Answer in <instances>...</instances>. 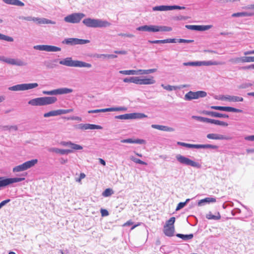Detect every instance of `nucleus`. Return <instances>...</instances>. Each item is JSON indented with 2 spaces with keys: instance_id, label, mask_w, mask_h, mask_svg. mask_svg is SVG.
<instances>
[{
  "instance_id": "obj_6",
  "label": "nucleus",
  "mask_w": 254,
  "mask_h": 254,
  "mask_svg": "<svg viewBox=\"0 0 254 254\" xmlns=\"http://www.w3.org/2000/svg\"><path fill=\"white\" fill-rule=\"evenodd\" d=\"M175 217H171L166 221L163 229V232L166 236L168 237H172L174 236L175 232Z\"/></svg>"
},
{
  "instance_id": "obj_27",
  "label": "nucleus",
  "mask_w": 254,
  "mask_h": 254,
  "mask_svg": "<svg viewBox=\"0 0 254 254\" xmlns=\"http://www.w3.org/2000/svg\"><path fill=\"white\" fill-rule=\"evenodd\" d=\"M254 16V12H237L234 13L232 15V16L233 17H251Z\"/></svg>"
},
{
  "instance_id": "obj_54",
  "label": "nucleus",
  "mask_w": 254,
  "mask_h": 254,
  "mask_svg": "<svg viewBox=\"0 0 254 254\" xmlns=\"http://www.w3.org/2000/svg\"><path fill=\"white\" fill-rule=\"evenodd\" d=\"M72 149L73 150H81L83 149V147L79 144H77L75 143H73V144L71 147Z\"/></svg>"
},
{
  "instance_id": "obj_61",
  "label": "nucleus",
  "mask_w": 254,
  "mask_h": 254,
  "mask_svg": "<svg viewBox=\"0 0 254 254\" xmlns=\"http://www.w3.org/2000/svg\"><path fill=\"white\" fill-rule=\"evenodd\" d=\"M148 42L151 44H164V40H149Z\"/></svg>"
},
{
  "instance_id": "obj_21",
  "label": "nucleus",
  "mask_w": 254,
  "mask_h": 254,
  "mask_svg": "<svg viewBox=\"0 0 254 254\" xmlns=\"http://www.w3.org/2000/svg\"><path fill=\"white\" fill-rule=\"evenodd\" d=\"M207 138L210 139L215 140H223V139H229V137L217 133H209L206 135Z\"/></svg>"
},
{
  "instance_id": "obj_35",
  "label": "nucleus",
  "mask_w": 254,
  "mask_h": 254,
  "mask_svg": "<svg viewBox=\"0 0 254 254\" xmlns=\"http://www.w3.org/2000/svg\"><path fill=\"white\" fill-rule=\"evenodd\" d=\"M23 83L17 84L8 88V90L10 91H24Z\"/></svg>"
},
{
  "instance_id": "obj_11",
  "label": "nucleus",
  "mask_w": 254,
  "mask_h": 254,
  "mask_svg": "<svg viewBox=\"0 0 254 254\" xmlns=\"http://www.w3.org/2000/svg\"><path fill=\"white\" fill-rule=\"evenodd\" d=\"M73 89L71 88H68L66 87L60 88L56 89H54L51 91H43L42 93L44 95H63L66 94L72 93Z\"/></svg>"
},
{
  "instance_id": "obj_26",
  "label": "nucleus",
  "mask_w": 254,
  "mask_h": 254,
  "mask_svg": "<svg viewBox=\"0 0 254 254\" xmlns=\"http://www.w3.org/2000/svg\"><path fill=\"white\" fill-rule=\"evenodd\" d=\"M216 201L214 197H206L204 199L200 200L198 202V205L199 206L204 205L206 203H214Z\"/></svg>"
},
{
  "instance_id": "obj_63",
  "label": "nucleus",
  "mask_w": 254,
  "mask_h": 254,
  "mask_svg": "<svg viewBox=\"0 0 254 254\" xmlns=\"http://www.w3.org/2000/svg\"><path fill=\"white\" fill-rule=\"evenodd\" d=\"M85 175L84 173H80V176H79V178H76L75 179V181L76 182H81V180L83 179H84L85 177Z\"/></svg>"
},
{
  "instance_id": "obj_52",
  "label": "nucleus",
  "mask_w": 254,
  "mask_h": 254,
  "mask_svg": "<svg viewBox=\"0 0 254 254\" xmlns=\"http://www.w3.org/2000/svg\"><path fill=\"white\" fill-rule=\"evenodd\" d=\"M73 110L72 109H69L66 110L59 109L60 115L69 113L73 112Z\"/></svg>"
},
{
  "instance_id": "obj_39",
  "label": "nucleus",
  "mask_w": 254,
  "mask_h": 254,
  "mask_svg": "<svg viewBox=\"0 0 254 254\" xmlns=\"http://www.w3.org/2000/svg\"><path fill=\"white\" fill-rule=\"evenodd\" d=\"M137 77L132 76L130 77H127L123 79L124 82L126 83H133L137 84Z\"/></svg>"
},
{
  "instance_id": "obj_47",
  "label": "nucleus",
  "mask_w": 254,
  "mask_h": 254,
  "mask_svg": "<svg viewBox=\"0 0 254 254\" xmlns=\"http://www.w3.org/2000/svg\"><path fill=\"white\" fill-rule=\"evenodd\" d=\"M190 200V199L188 198V199H187L186 201L185 202H180L178 204V206H177V208L176 209V211H178V210H180L181 209L183 208L185 206V205L187 204V203L188 202H189Z\"/></svg>"
},
{
  "instance_id": "obj_51",
  "label": "nucleus",
  "mask_w": 254,
  "mask_h": 254,
  "mask_svg": "<svg viewBox=\"0 0 254 254\" xmlns=\"http://www.w3.org/2000/svg\"><path fill=\"white\" fill-rule=\"evenodd\" d=\"M252 86V84L251 83H244L241 84L238 86L239 89H246Z\"/></svg>"
},
{
  "instance_id": "obj_24",
  "label": "nucleus",
  "mask_w": 254,
  "mask_h": 254,
  "mask_svg": "<svg viewBox=\"0 0 254 254\" xmlns=\"http://www.w3.org/2000/svg\"><path fill=\"white\" fill-rule=\"evenodd\" d=\"M151 127L153 128H155L158 130L165 131H174V128L173 127H169L165 126L159 125H152Z\"/></svg>"
},
{
  "instance_id": "obj_55",
  "label": "nucleus",
  "mask_w": 254,
  "mask_h": 254,
  "mask_svg": "<svg viewBox=\"0 0 254 254\" xmlns=\"http://www.w3.org/2000/svg\"><path fill=\"white\" fill-rule=\"evenodd\" d=\"M212 27V25H200V31L209 30Z\"/></svg>"
},
{
  "instance_id": "obj_13",
  "label": "nucleus",
  "mask_w": 254,
  "mask_h": 254,
  "mask_svg": "<svg viewBox=\"0 0 254 254\" xmlns=\"http://www.w3.org/2000/svg\"><path fill=\"white\" fill-rule=\"evenodd\" d=\"M0 61L13 65L26 66L27 64V63L20 59L8 58L3 56H0Z\"/></svg>"
},
{
  "instance_id": "obj_14",
  "label": "nucleus",
  "mask_w": 254,
  "mask_h": 254,
  "mask_svg": "<svg viewBox=\"0 0 254 254\" xmlns=\"http://www.w3.org/2000/svg\"><path fill=\"white\" fill-rule=\"evenodd\" d=\"M33 48L37 50L45 51L47 52H58L61 51L60 48L51 45H36L34 46Z\"/></svg>"
},
{
  "instance_id": "obj_5",
  "label": "nucleus",
  "mask_w": 254,
  "mask_h": 254,
  "mask_svg": "<svg viewBox=\"0 0 254 254\" xmlns=\"http://www.w3.org/2000/svg\"><path fill=\"white\" fill-rule=\"evenodd\" d=\"M85 14L81 12H75L64 17V20L67 23L76 24L79 23Z\"/></svg>"
},
{
  "instance_id": "obj_40",
  "label": "nucleus",
  "mask_w": 254,
  "mask_h": 254,
  "mask_svg": "<svg viewBox=\"0 0 254 254\" xmlns=\"http://www.w3.org/2000/svg\"><path fill=\"white\" fill-rule=\"evenodd\" d=\"M0 40L6 41L7 42H13V38L11 37L2 34L0 33Z\"/></svg>"
},
{
  "instance_id": "obj_41",
  "label": "nucleus",
  "mask_w": 254,
  "mask_h": 254,
  "mask_svg": "<svg viewBox=\"0 0 254 254\" xmlns=\"http://www.w3.org/2000/svg\"><path fill=\"white\" fill-rule=\"evenodd\" d=\"M185 27L188 29L200 31V25H186Z\"/></svg>"
},
{
  "instance_id": "obj_28",
  "label": "nucleus",
  "mask_w": 254,
  "mask_h": 254,
  "mask_svg": "<svg viewBox=\"0 0 254 254\" xmlns=\"http://www.w3.org/2000/svg\"><path fill=\"white\" fill-rule=\"evenodd\" d=\"M222 63L221 62H218L216 61H199V66L205 65V66H209L212 65H220L222 64Z\"/></svg>"
},
{
  "instance_id": "obj_60",
  "label": "nucleus",
  "mask_w": 254,
  "mask_h": 254,
  "mask_svg": "<svg viewBox=\"0 0 254 254\" xmlns=\"http://www.w3.org/2000/svg\"><path fill=\"white\" fill-rule=\"evenodd\" d=\"M216 125L224 126V127H227L228 125V124L226 122H225L223 121H221L219 120H216Z\"/></svg>"
},
{
  "instance_id": "obj_17",
  "label": "nucleus",
  "mask_w": 254,
  "mask_h": 254,
  "mask_svg": "<svg viewBox=\"0 0 254 254\" xmlns=\"http://www.w3.org/2000/svg\"><path fill=\"white\" fill-rule=\"evenodd\" d=\"M210 108L212 109L226 111V112H235V113L243 112V110H242L241 109H236V108L231 107L212 106Z\"/></svg>"
},
{
  "instance_id": "obj_33",
  "label": "nucleus",
  "mask_w": 254,
  "mask_h": 254,
  "mask_svg": "<svg viewBox=\"0 0 254 254\" xmlns=\"http://www.w3.org/2000/svg\"><path fill=\"white\" fill-rule=\"evenodd\" d=\"M176 236L179 238L183 239L184 241H188L189 240H191L193 237V235L192 234H190L189 235H184L182 234H177Z\"/></svg>"
},
{
  "instance_id": "obj_50",
  "label": "nucleus",
  "mask_w": 254,
  "mask_h": 254,
  "mask_svg": "<svg viewBox=\"0 0 254 254\" xmlns=\"http://www.w3.org/2000/svg\"><path fill=\"white\" fill-rule=\"evenodd\" d=\"M183 65L184 66H199V61L184 63Z\"/></svg>"
},
{
  "instance_id": "obj_49",
  "label": "nucleus",
  "mask_w": 254,
  "mask_h": 254,
  "mask_svg": "<svg viewBox=\"0 0 254 254\" xmlns=\"http://www.w3.org/2000/svg\"><path fill=\"white\" fill-rule=\"evenodd\" d=\"M108 112V108L89 110L88 111V113L89 114H91V113H104V112Z\"/></svg>"
},
{
  "instance_id": "obj_7",
  "label": "nucleus",
  "mask_w": 254,
  "mask_h": 254,
  "mask_svg": "<svg viewBox=\"0 0 254 254\" xmlns=\"http://www.w3.org/2000/svg\"><path fill=\"white\" fill-rule=\"evenodd\" d=\"M38 162L37 159H32L24 162L13 168V172H19L25 171L34 166Z\"/></svg>"
},
{
  "instance_id": "obj_56",
  "label": "nucleus",
  "mask_w": 254,
  "mask_h": 254,
  "mask_svg": "<svg viewBox=\"0 0 254 254\" xmlns=\"http://www.w3.org/2000/svg\"><path fill=\"white\" fill-rule=\"evenodd\" d=\"M164 44L165 43H175L178 42V39H167L164 40Z\"/></svg>"
},
{
  "instance_id": "obj_44",
  "label": "nucleus",
  "mask_w": 254,
  "mask_h": 254,
  "mask_svg": "<svg viewBox=\"0 0 254 254\" xmlns=\"http://www.w3.org/2000/svg\"><path fill=\"white\" fill-rule=\"evenodd\" d=\"M130 159L135 163L147 165V163L138 158L134 157L133 156L130 157Z\"/></svg>"
},
{
  "instance_id": "obj_4",
  "label": "nucleus",
  "mask_w": 254,
  "mask_h": 254,
  "mask_svg": "<svg viewBox=\"0 0 254 254\" xmlns=\"http://www.w3.org/2000/svg\"><path fill=\"white\" fill-rule=\"evenodd\" d=\"M136 30L139 31H146L149 32H169L172 30L171 27L159 25H143L136 28Z\"/></svg>"
},
{
  "instance_id": "obj_8",
  "label": "nucleus",
  "mask_w": 254,
  "mask_h": 254,
  "mask_svg": "<svg viewBox=\"0 0 254 254\" xmlns=\"http://www.w3.org/2000/svg\"><path fill=\"white\" fill-rule=\"evenodd\" d=\"M207 93L203 91H198L196 92L189 91L184 96V100L186 101H191L193 99H197L199 98L206 97Z\"/></svg>"
},
{
  "instance_id": "obj_48",
  "label": "nucleus",
  "mask_w": 254,
  "mask_h": 254,
  "mask_svg": "<svg viewBox=\"0 0 254 254\" xmlns=\"http://www.w3.org/2000/svg\"><path fill=\"white\" fill-rule=\"evenodd\" d=\"M254 62V57H242V63Z\"/></svg>"
},
{
  "instance_id": "obj_20",
  "label": "nucleus",
  "mask_w": 254,
  "mask_h": 254,
  "mask_svg": "<svg viewBox=\"0 0 254 254\" xmlns=\"http://www.w3.org/2000/svg\"><path fill=\"white\" fill-rule=\"evenodd\" d=\"M33 21L39 24H55L56 22L45 18H39L33 17Z\"/></svg>"
},
{
  "instance_id": "obj_2",
  "label": "nucleus",
  "mask_w": 254,
  "mask_h": 254,
  "mask_svg": "<svg viewBox=\"0 0 254 254\" xmlns=\"http://www.w3.org/2000/svg\"><path fill=\"white\" fill-rule=\"evenodd\" d=\"M57 101L56 97H42L31 99L28 101V104L33 106H43L53 104Z\"/></svg>"
},
{
  "instance_id": "obj_23",
  "label": "nucleus",
  "mask_w": 254,
  "mask_h": 254,
  "mask_svg": "<svg viewBox=\"0 0 254 254\" xmlns=\"http://www.w3.org/2000/svg\"><path fill=\"white\" fill-rule=\"evenodd\" d=\"M48 150L50 152H55L61 155L67 154L72 152V150L71 149H62L56 147L50 148Z\"/></svg>"
},
{
  "instance_id": "obj_18",
  "label": "nucleus",
  "mask_w": 254,
  "mask_h": 254,
  "mask_svg": "<svg viewBox=\"0 0 254 254\" xmlns=\"http://www.w3.org/2000/svg\"><path fill=\"white\" fill-rule=\"evenodd\" d=\"M202 114L205 115L210 116L212 117L220 118H228L229 116L225 114H221L213 111H203Z\"/></svg>"
},
{
  "instance_id": "obj_32",
  "label": "nucleus",
  "mask_w": 254,
  "mask_h": 254,
  "mask_svg": "<svg viewBox=\"0 0 254 254\" xmlns=\"http://www.w3.org/2000/svg\"><path fill=\"white\" fill-rule=\"evenodd\" d=\"M203 148V149H218V146L216 145L212 144H198V149Z\"/></svg>"
},
{
  "instance_id": "obj_1",
  "label": "nucleus",
  "mask_w": 254,
  "mask_h": 254,
  "mask_svg": "<svg viewBox=\"0 0 254 254\" xmlns=\"http://www.w3.org/2000/svg\"><path fill=\"white\" fill-rule=\"evenodd\" d=\"M82 23L87 27L92 28H106L111 25V23L107 20L89 17L84 19Z\"/></svg>"
},
{
  "instance_id": "obj_12",
  "label": "nucleus",
  "mask_w": 254,
  "mask_h": 254,
  "mask_svg": "<svg viewBox=\"0 0 254 254\" xmlns=\"http://www.w3.org/2000/svg\"><path fill=\"white\" fill-rule=\"evenodd\" d=\"M90 41L85 39H81L76 38H70L64 39L62 41V44L69 46H74L76 45H84L89 43Z\"/></svg>"
},
{
  "instance_id": "obj_53",
  "label": "nucleus",
  "mask_w": 254,
  "mask_h": 254,
  "mask_svg": "<svg viewBox=\"0 0 254 254\" xmlns=\"http://www.w3.org/2000/svg\"><path fill=\"white\" fill-rule=\"evenodd\" d=\"M229 61L232 63L236 64L240 62L242 63V57L231 59Z\"/></svg>"
},
{
  "instance_id": "obj_57",
  "label": "nucleus",
  "mask_w": 254,
  "mask_h": 254,
  "mask_svg": "<svg viewBox=\"0 0 254 254\" xmlns=\"http://www.w3.org/2000/svg\"><path fill=\"white\" fill-rule=\"evenodd\" d=\"M194 41L193 40H186L184 39H178V42L179 43H190L193 42Z\"/></svg>"
},
{
  "instance_id": "obj_38",
  "label": "nucleus",
  "mask_w": 254,
  "mask_h": 254,
  "mask_svg": "<svg viewBox=\"0 0 254 254\" xmlns=\"http://www.w3.org/2000/svg\"><path fill=\"white\" fill-rule=\"evenodd\" d=\"M178 144L181 145L182 146H184V147H186L187 148H189L198 149V144H189V143H187L182 142H178Z\"/></svg>"
},
{
  "instance_id": "obj_37",
  "label": "nucleus",
  "mask_w": 254,
  "mask_h": 254,
  "mask_svg": "<svg viewBox=\"0 0 254 254\" xmlns=\"http://www.w3.org/2000/svg\"><path fill=\"white\" fill-rule=\"evenodd\" d=\"M57 61L58 60H54L53 61H46L44 62V64L48 68H53L56 66V64H55L53 63L57 62Z\"/></svg>"
},
{
  "instance_id": "obj_31",
  "label": "nucleus",
  "mask_w": 254,
  "mask_h": 254,
  "mask_svg": "<svg viewBox=\"0 0 254 254\" xmlns=\"http://www.w3.org/2000/svg\"><path fill=\"white\" fill-rule=\"evenodd\" d=\"M153 11H168L170 10V5H159L153 7Z\"/></svg>"
},
{
  "instance_id": "obj_10",
  "label": "nucleus",
  "mask_w": 254,
  "mask_h": 254,
  "mask_svg": "<svg viewBox=\"0 0 254 254\" xmlns=\"http://www.w3.org/2000/svg\"><path fill=\"white\" fill-rule=\"evenodd\" d=\"M147 116L143 113H133L125 114L115 116V119L120 120H131L136 119H142Z\"/></svg>"
},
{
  "instance_id": "obj_34",
  "label": "nucleus",
  "mask_w": 254,
  "mask_h": 254,
  "mask_svg": "<svg viewBox=\"0 0 254 254\" xmlns=\"http://www.w3.org/2000/svg\"><path fill=\"white\" fill-rule=\"evenodd\" d=\"M60 115L59 110H53L50 111L48 113H45L43 115L44 117L49 118L53 116H57Z\"/></svg>"
},
{
  "instance_id": "obj_3",
  "label": "nucleus",
  "mask_w": 254,
  "mask_h": 254,
  "mask_svg": "<svg viewBox=\"0 0 254 254\" xmlns=\"http://www.w3.org/2000/svg\"><path fill=\"white\" fill-rule=\"evenodd\" d=\"M60 64L70 67H87L90 68L92 65L82 61L72 60L70 57L66 58L59 62Z\"/></svg>"
},
{
  "instance_id": "obj_30",
  "label": "nucleus",
  "mask_w": 254,
  "mask_h": 254,
  "mask_svg": "<svg viewBox=\"0 0 254 254\" xmlns=\"http://www.w3.org/2000/svg\"><path fill=\"white\" fill-rule=\"evenodd\" d=\"M227 101L233 102H243L244 99L239 96L227 95Z\"/></svg>"
},
{
  "instance_id": "obj_15",
  "label": "nucleus",
  "mask_w": 254,
  "mask_h": 254,
  "mask_svg": "<svg viewBox=\"0 0 254 254\" xmlns=\"http://www.w3.org/2000/svg\"><path fill=\"white\" fill-rule=\"evenodd\" d=\"M24 178H6L0 181V187H3L10 184L18 183L24 180Z\"/></svg>"
},
{
  "instance_id": "obj_64",
  "label": "nucleus",
  "mask_w": 254,
  "mask_h": 254,
  "mask_svg": "<svg viewBox=\"0 0 254 254\" xmlns=\"http://www.w3.org/2000/svg\"><path fill=\"white\" fill-rule=\"evenodd\" d=\"M205 123L213 124L216 125V120H214V119H209V118H206V120H205Z\"/></svg>"
},
{
  "instance_id": "obj_25",
  "label": "nucleus",
  "mask_w": 254,
  "mask_h": 254,
  "mask_svg": "<svg viewBox=\"0 0 254 254\" xmlns=\"http://www.w3.org/2000/svg\"><path fill=\"white\" fill-rule=\"evenodd\" d=\"M4 3L18 6H24V3L19 0H1Z\"/></svg>"
},
{
  "instance_id": "obj_43",
  "label": "nucleus",
  "mask_w": 254,
  "mask_h": 254,
  "mask_svg": "<svg viewBox=\"0 0 254 254\" xmlns=\"http://www.w3.org/2000/svg\"><path fill=\"white\" fill-rule=\"evenodd\" d=\"M127 110V108L125 107H119L115 108H108V112H114V111H126Z\"/></svg>"
},
{
  "instance_id": "obj_22",
  "label": "nucleus",
  "mask_w": 254,
  "mask_h": 254,
  "mask_svg": "<svg viewBox=\"0 0 254 254\" xmlns=\"http://www.w3.org/2000/svg\"><path fill=\"white\" fill-rule=\"evenodd\" d=\"M122 143H136L139 144H144L146 143V141L144 139H134L132 138H127L122 139L121 140Z\"/></svg>"
},
{
  "instance_id": "obj_59",
  "label": "nucleus",
  "mask_w": 254,
  "mask_h": 254,
  "mask_svg": "<svg viewBox=\"0 0 254 254\" xmlns=\"http://www.w3.org/2000/svg\"><path fill=\"white\" fill-rule=\"evenodd\" d=\"M118 36L122 37H127L128 38H132L134 37V35L130 33H119L118 34Z\"/></svg>"
},
{
  "instance_id": "obj_9",
  "label": "nucleus",
  "mask_w": 254,
  "mask_h": 254,
  "mask_svg": "<svg viewBox=\"0 0 254 254\" xmlns=\"http://www.w3.org/2000/svg\"><path fill=\"white\" fill-rule=\"evenodd\" d=\"M176 159L180 163L182 164L190 166L191 167H195L197 168H200L201 167V165L199 163L194 162L190 159L189 158L180 154H178L176 156Z\"/></svg>"
},
{
  "instance_id": "obj_29",
  "label": "nucleus",
  "mask_w": 254,
  "mask_h": 254,
  "mask_svg": "<svg viewBox=\"0 0 254 254\" xmlns=\"http://www.w3.org/2000/svg\"><path fill=\"white\" fill-rule=\"evenodd\" d=\"M206 218L209 220H218L221 218V215L219 212H217L216 215H213L211 212H209L206 215Z\"/></svg>"
},
{
  "instance_id": "obj_62",
  "label": "nucleus",
  "mask_w": 254,
  "mask_h": 254,
  "mask_svg": "<svg viewBox=\"0 0 254 254\" xmlns=\"http://www.w3.org/2000/svg\"><path fill=\"white\" fill-rule=\"evenodd\" d=\"M136 74H147L146 69H139L135 70Z\"/></svg>"
},
{
  "instance_id": "obj_19",
  "label": "nucleus",
  "mask_w": 254,
  "mask_h": 254,
  "mask_svg": "<svg viewBox=\"0 0 254 254\" xmlns=\"http://www.w3.org/2000/svg\"><path fill=\"white\" fill-rule=\"evenodd\" d=\"M155 83V80L153 76H151L148 78L140 79L137 77V84L140 85H150Z\"/></svg>"
},
{
  "instance_id": "obj_16",
  "label": "nucleus",
  "mask_w": 254,
  "mask_h": 254,
  "mask_svg": "<svg viewBox=\"0 0 254 254\" xmlns=\"http://www.w3.org/2000/svg\"><path fill=\"white\" fill-rule=\"evenodd\" d=\"M76 128L81 130H87V129H101L102 127L90 124H80L76 126Z\"/></svg>"
},
{
  "instance_id": "obj_46",
  "label": "nucleus",
  "mask_w": 254,
  "mask_h": 254,
  "mask_svg": "<svg viewBox=\"0 0 254 254\" xmlns=\"http://www.w3.org/2000/svg\"><path fill=\"white\" fill-rule=\"evenodd\" d=\"M161 86L166 90L168 91H172V90H175L178 89V86H171L170 85H164V84H162Z\"/></svg>"
},
{
  "instance_id": "obj_58",
  "label": "nucleus",
  "mask_w": 254,
  "mask_h": 254,
  "mask_svg": "<svg viewBox=\"0 0 254 254\" xmlns=\"http://www.w3.org/2000/svg\"><path fill=\"white\" fill-rule=\"evenodd\" d=\"M185 7L178 5H170V10L174 9H184Z\"/></svg>"
},
{
  "instance_id": "obj_36",
  "label": "nucleus",
  "mask_w": 254,
  "mask_h": 254,
  "mask_svg": "<svg viewBox=\"0 0 254 254\" xmlns=\"http://www.w3.org/2000/svg\"><path fill=\"white\" fill-rule=\"evenodd\" d=\"M38 86V84L37 83H23L24 91L35 88Z\"/></svg>"
},
{
  "instance_id": "obj_45",
  "label": "nucleus",
  "mask_w": 254,
  "mask_h": 254,
  "mask_svg": "<svg viewBox=\"0 0 254 254\" xmlns=\"http://www.w3.org/2000/svg\"><path fill=\"white\" fill-rule=\"evenodd\" d=\"M119 73L125 75H135L136 74L135 70H120Z\"/></svg>"
},
{
  "instance_id": "obj_42",
  "label": "nucleus",
  "mask_w": 254,
  "mask_h": 254,
  "mask_svg": "<svg viewBox=\"0 0 254 254\" xmlns=\"http://www.w3.org/2000/svg\"><path fill=\"white\" fill-rule=\"evenodd\" d=\"M114 193V191L112 189L108 188L106 189L102 193V195L104 197H108L111 196Z\"/></svg>"
}]
</instances>
